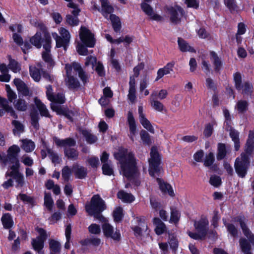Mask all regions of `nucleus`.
Here are the masks:
<instances>
[{
    "label": "nucleus",
    "mask_w": 254,
    "mask_h": 254,
    "mask_svg": "<svg viewBox=\"0 0 254 254\" xmlns=\"http://www.w3.org/2000/svg\"><path fill=\"white\" fill-rule=\"evenodd\" d=\"M86 210L90 215L104 222L102 225V230L105 236L111 238L115 241H119L121 238L120 231L114 228L108 222L101 212L106 209L104 200L98 195H94L90 203L86 204Z\"/></svg>",
    "instance_id": "1"
},
{
    "label": "nucleus",
    "mask_w": 254,
    "mask_h": 254,
    "mask_svg": "<svg viewBox=\"0 0 254 254\" xmlns=\"http://www.w3.org/2000/svg\"><path fill=\"white\" fill-rule=\"evenodd\" d=\"M115 158L121 164V173L136 186H139L140 182L136 180L138 172L136 161L131 151L125 148H121L118 152L114 154Z\"/></svg>",
    "instance_id": "2"
},
{
    "label": "nucleus",
    "mask_w": 254,
    "mask_h": 254,
    "mask_svg": "<svg viewBox=\"0 0 254 254\" xmlns=\"http://www.w3.org/2000/svg\"><path fill=\"white\" fill-rule=\"evenodd\" d=\"M65 69L67 76L65 79V82L68 88L76 89L80 86V83L78 79L73 76L74 72H75V74L78 73V76L83 83H85L87 82L88 76L78 63L74 62L71 64H66Z\"/></svg>",
    "instance_id": "3"
},
{
    "label": "nucleus",
    "mask_w": 254,
    "mask_h": 254,
    "mask_svg": "<svg viewBox=\"0 0 254 254\" xmlns=\"http://www.w3.org/2000/svg\"><path fill=\"white\" fill-rule=\"evenodd\" d=\"M20 149L18 146L13 145L9 147L7 151V154L2 152H0V163L2 166H5L8 164H11V170L15 171L19 167V161L18 160V154Z\"/></svg>",
    "instance_id": "4"
},
{
    "label": "nucleus",
    "mask_w": 254,
    "mask_h": 254,
    "mask_svg": "<svg viewBox=\"0 0 254 254\" xmlns=\"http://www.w3.org/2000/svg\"><path fill=\"white\" fill-rule=\"evenodd\" d=\"M54 141L56 144L60 147H64V154L69 159L75 160L77 159L78 153L76 150L71 148L76 144V141L71 138H67L64 139H61L57 137H54Z\"/></svg>",
    "instance_id": "5"
},
{
    "label": "nucleus",
    "mask_w": 254,
    "mask_h": 254,
    "mask_svg": "<svg viewBox=\"0 0 254 254\" xmlns=\"http://www.w3.org/2000/svg\"><path fill=\"white\" fill-rule=\"evenodd\" d=\"M46 89L47 97L49 100L52 102L51 104V109L58 114H63L62 109L57 103L62 104L65 102V98L64 94L63 93H58L57 94H54L51 85L46 86Z\"/></svg>",
    "instance_id": "6"
},
{
    "label": "nucleus",
    "mask_w": 254,
    "mask_h": 254,
    "mask_svg": "<svg viewBox=\"0 0 254 254\" xmlns=\"http://www.w3.org/2000/svg\"><path fill=\"white\" fill-rule=\"evenodd\" d=\"M150 158L149 159V173L151 176L154 177L155 174L161 172L160 157L157 148L152 147L150 151Z\"/></svg>",
    "instance_id": "7"
},
{
    "label": "nucleus",
    "mask_w": 254,
    "mask_h": 254,
    "mask_svg": "<svg viewBox=\"0 0 254 254\" xmlns=\"http://www.w3.org/2000/svg\"><path fill=\"white\" fill-rule=\"evenodd\" d=\"M59 32L60 36L56 32L52 33V36L56 42V47H63L66 51L70 41V34L67 30L63 27L59 29Z\"/></svg>",
    "instance_id": "8"
},
{
    "label": "nucleus",
    "mask_w": 254,
    "mask_h": 254,
    "mask_svg": "<svg viewBox=\"0 0 254 254\" xmlns=\"http://www.w3.org/2000/svg\"><path fill=\"white\" fill-rule=\"evenodd\" d=\"M249 163V157L245 153H242L240 157L236 158L234 166L236 172L240 177H245Z\"/></svg>",
    "instance_id": "9"
},
{
    "label": "nucleus",
    "mask_w": 254,
    "mask_h": 254,
    "mask_svg": "<svg viewBox=\"0 0 254 254\" xmlns=\"http://www.w3.org/2000/svg\"><path fill=\"white\" fill-rule=\"evenodd\" d=\"M9 28L13 32H14L12 36L14 42L18 45L21 46L22 51L24 54H26L28 50L31 48V46L28 43H23V39L21 36L16 33V32H21V25L20 24L13 25L10 26Z\"/></svg>",
    "instance_id": "10"
},
{
    "label": "nucleus",
    "mask_w": 254,
    "mask_h": 254,
    "mask_svg": "<svg viewBox=\"0 0 254 254\" xmlns=\"http://www.w3.org/2000/svg\"><path fill=\"white\" fill-rule=\"evenodd\" d=\"M79 36L81 41L86 46L92 48L95 44V39L94 35L87 28L81 27Z\"/></svg>",
    "instance_id": "11"
},
{
    "label": "nucleus",
    "mask_w": 254,
    "mask_h": 254,
    "mask_svg": "<svg viewBox=\"0 0 254 254\" xmlns=\"http://www.w3.org/2000/svg\"><path fill=\"white\" fill-rule=\"evenodd\" d=\"M37 231L39 236L32 240V245L35 251H40L44 247V243L47 238V235L45 231L42 228H37Z\"/></svg>",
    "instance_id": "12"
},
{
    "label": "nucleus",
    "mask_w": 254,
    "mask_h": 254,
    "mask_svg": "<svg viewBox=\"0 0 254 254\" xmlns=\"http://www.w3.org/2000/svg\"><path fill=\"white\" fill-rule=\"evenodd\" d=\"M234 221L239 222L244 235L249 239L251 243L254 245V235L248 228L245 218L244 216H239L234 218Z\"/></svg>",
    "instance_id": "13"
},
{
    "label": "nucleus",
    "mask_w": 254,
    "mask_h": 254,
    "mask_svg": "<svg viewBox=\"0 0 254 254\" xmlns=\"http://www.w3.org/2000/svg\"><path fill=\"white\" fill-rule=\"evenodd\" d=\"M168 11L170 14V20L172 22L175 23H177L180 21L181 18L183 16L184 14L182 8L178 5L170 7L168 9Z\"/></svg>",
    "instance_id": "14"
},
{
    "label": "nucleus",
    "mask_w": 254,
    "mask_h": 254,
    "mask_svg": "<svg viewBox=\"0 0 254 254\" xmlns=\"http://www.w3.org/2000/svg\"><path fill=\"white\" fill-rule=\"evenodd\" d=\"M139 119L142 126L152 133H154V129L149 120L147 119L145 115L143 113V109L142 106L138 107Z\"/></svg>",
    "instance_id": "15"
},
{
    "label": "nucleus",
    "mask_w": 254,
    "mask_h": 254,
    "mask_svg": "<svg viewBox=\"0 0 254 254\" xmlns=\"http://www.w3.org/2000/svg\"><path fill=\"white\" fill-rule=\"evenodd\" d=\"M208 220L205 218H203L198 221H195L194 226L196 231L205 237L208 230Z\"/></svg>",
    "instance_id": "16"
},
{
    "label": "nucleus",
    "mask_w": 254,
    "mask_h": 254,
    "mask_svg": "<svg viewBox=\"0 0 254 254\" xmlns=\"http://www.w3.org/2000/svg\"><path fill=\"white\" fill-rule=\"evenodd\" d=\"M127 122L129 128V137L132 141L134 140V136L136 133V126L132 113L129 112L127 114Z\"/></svg>",
    "instance_id": "17"
},
{
    "label": "nucleus",
    "mask_w": 254,
    "mask_h": 254,
    "mask_svg": "<svg viewBox=\"0 0 254 254\" xmlns=\"http://www.w3.org/2000/svg\"><path fill=\"white\" fill-rule=\"evenodd\" d=\"M6 176H12L17 183V187H22L24 184V178L23 175L18 172V169L15 171L11 170L9 174L6 173Z\"/></svg>",
    "instance_id": "18"
},
{
    "label": "nucleus",
    "mask_w": 254,
    "mask_h": 254,
    "mask_svg": "<svg viewBox=\"0 0 254 254\" xmlns=\"http://www.w3.org/2000/svg\"><path fill=\"white\" fill-rule=\"evenodd\" d=\"M13 83L19 93L24 96L29 95V89L23 81L19 78H15L13 80Z\"/></svg>",
    "instance_id": "19"
},
{
    "label": "nucleus",
    "mask_w": 254,
    "mask_h": 254,
    "mask_svg": "<svg viewBox=\"0 0 254 254\" xmlns=\"http://www.w3.org/2000/svg\"><path fill=\"white\" fill-rule=\"evenodd\" d=\"M159 189L164 193H168L170 196H174V192L172 187L168 183L164 182L160 178L156 179Z\"/></svg>",
    "instance_id": "20"
},
{
    "label": "nucleus",
    "mask_w": 254,
    "mask_h": 254,
    "mask_svg": "<svg viewBox=\"0 0 254 254\" xmlns=\"http://www.w3.org/2000/svg\"><path fill=\"white\" fill-rule=\"evenodd\" d=\"M72 170L75 177L77 179H82L87 175V169L77 164L73 165Z\"/></svg>",
    "instance_id": "21"
},
{
    "label": "nucleus",
    "mask_w": 254,
    "mask_h": 254,
    "mask_svg": "<svg viewBox=\"0 0 254 254\" xmlns=\"http://www.w3.org/2000/svg\"><path fill=\"white\" fill-rule=\"evenodd\" d=\"M174 66V63L173 62L168 63L164 67L159 68L157 71V76L155 79L156 81L161 78L165 75L168 74L173 71V68Z\"/></svg>",
    "instance_id": "22"
},
{
    "label": "nucleus",
    "mask_w": 254,
    "mask_h": 254,
    "mask_svg": "<svg viewBox=\"0 0 254 254\" xmlns=\"http://www.w3.org/2000/svg\"><path fill=\"white\" fill-rule=\"evenodd\" d=\"M141 7L142 10L147 15L149 16L151 19L155 20H159L161 19V17L159 15L154 13L152 8L148 4L145 2H143L141 4Z\"/></svg>",
    "instance_id": "23"
},
{
    "label": "nucleus",
    "mask_w": 254,
    "mask_h": 254,
    "mask_svg": "<svg viewBox=\"0 0 254 254\" xmlns=\"http://www.w3.org/2000/svg\"><path fill=\"white\" fill-rule=\"evenodd\" d=\"M210 56V60L214 66L215 70L216 71H220L222 66V64L220 59L214 52H211Z\"/></svg>",
    "instance_id": "24"
},
{
    "label": "nucleus",
    "mask_w": 254,
    "mask_h": 254,
    "mask_svg": "<svg viewBox=\"0 0 254 254\" xmlns=\"http://www.w3.org/2000/svg\"><path fill=\"white\" fill-rule=\"evenodd\" d=\"M22 143L21 147L26 152H31L35 148L34 142L29 139H24L20 140Z\"/></svg>",
    "instance_id": "25"
},
{
    "label": "nucleus",
    "mask_w": 254,
    "mask_h": 254,
    "mask_svg": "<svg viewBox=\"0 0 254 254\" xmlns=\"http://www.w3.org/2000/svg\"><path fill=\"white\" fill-rule=\"evenodd\" d=\"M118 197L122 201L126 203H131L135 198L131 193H127L124 190H120L117 194Z\"/></svg>",
    "instance_id": "26"
},
{
    "label": "nucleus",
    "mask_w": 254,
    "mask_h": 254,
    "mask_svg": "<svg viewBox=\"0 0 254 254\" xmlns=\"http://www.w3.org/2000/svg\"><path fill=\"white\" fill-rule=\"evenodd\" d=\"M178 43L180 50L183 52H195V50L191 47L186 41L184 39L179 38L178 39Z\"/></svg>",
    "instance_id": "27"
},
{
    "label": "nucleus",
    "mask_w": 254,
    "mask_h": 254,
    "mask_svg": "<svg viewBox=\"0 0 254 254\" xmlns=\"http://www.w3.org/2000/svg\"><path fill=\"white\" fill-rule=\"evenodd\" d=\"M101 1L102 5L101 12L105 18H108V14L113 12V8L109 4L107 0H101Z\"/></svg>",
    "instance_id": "28"
},
{
    "label": "nucleus",
    "mask_w": 254,
    "mask_h": 254,
    "mask_svg": "<svg viewBox=\"0 0 254 254\" xmlns=\"http://www.w3.org/2000/svg\"><path fill=\"white\" fill-rule=\"evenodd\" d=\"M139 221V226H135L133 228V230L136 236H140L143 231L146 232L147 230V225L144 220L142 221L141 219H140Z\"/></svg>",
    "instance_id": "29"
},
{
    "label": "nucleus",
    "mask_w": 254,
    "mask_h": 254,
    "mask_svg": "<svg viewBox=\"0 0 254 254\" xmlns=\"http://www.w3.org/2000/svg\"><path fill=\"white\" fill-rule=\"evenodd\" d=\"M81 132L85 137L86 141L88 143H94L96 142L98 139L96 135L92 134L88 130L82 129L81 130Z\"/></svg>",
    "instance_id": "30"
},
{
    "label": "nucleus",
    "mask_w": 254,
    "mask_h": 254,
    "mask_svg": "<svg viewBox=\"0 0 254 254\" xmlns=\"http://www.w3.org/2000/svg\"><path fill=\"white\" fill-rule=\"evenodd\" d=\"M35 103L39 109L41 116L48 117L50 116L48 110L46 108L45 105L43 104L40 100L37 98L35 99Z\"/></svg>",
    "instance_id": "31"
},
{
    "label": "nucleus",
    "mask_w": 254,
    "mask_h": 254,
    "mask_svg": "<svg viewBox=\"0 0 254 254\" xmlns=\"http://www.w3.org/2000/svg\"><path fill=\"white\" fill-rule=\"evenodd\" d=\"M0 104L1 106L4 109L6 112L9 113L10 115L14 118H17V116L11 106L8 105V102L6 99L0 97Z\"/></svg>",
    "instance_id": "32"
},
{
    "label": "nucleus",
    "mask_w": 254,
    "mask_h": 254,
    "mask_svg": "<svg viewBox=\"0 0 254 254\" xmlns=\"http://www.w3.org/2000/svg\"><path fill=\"white\" fill-rule=\"evenodd\" d=\"M42 35L40 32H37L30 39V43L36 48L39 49L42 46L41 44Z\"/></svg>",
    "instance_id": "33"
},
{
    "label": "nucleus",
    "mask_w": 254,
    "mask_h": 254,
    "mask_svg": "<svg viewBox=\"0 0 254 254\" xmlns=\"http://www.w3.org/2000/svg\"><path fill=\"white\" fill-rule=\"evenodd\" d=\"M46 150L47 151L49 156L53 163L56 164H59L61 161V159L59 157L58 155L54 152L52 149L48 147L46 144H44Z\"/></svg>",
    "instance_id": "34"
},
{
    "label": "nucleus",
    "mask_w": 254,
    "mask_h": 254,
    "mask_svg": "<svg viewBox=\"0 0 254 254\" xmlns=\"http://www.w3.org/2000/svg\"><path fill=\"white\" fill-rule=\"evenodd\" d=\"M109 18L112 22L114 31L116 32H119L121 29V22L119 18L114 14H111Z\"/></svg>",
    "instance_id": "35"
},
{
    "label": "nucleus",
    "mask_w": 254,
    "mask_h": 254,
    "mask_svg": "<svg viewBox=\"0 0 254 254\" xmlns=\"http://www.w3.org/2000/svg\"><path fill=\"white\" fill-rule=\"evenodd\" d=\"M1 221L3 227L5 228H10L13 225L12 218L9 213H6L2 216Z\"/></svg>",
    "instance_id": "36"
},
{
    "label": "nucleus",
    "mask_w": 254,
    "mask_h": 254,
    "mask_svg": "<svg viewBox=\"0 0 254 254\" xmlns=\"http://www.w3.org/2000/svg\"><path fill=\"white\" fill-rule=\"evenodd\" d=\"M239 242L242 251L244 254H252L250 252L251 249V246L245 239H240Z\"/></svg>",
    "instance_id": "37"
},
{
    "label": "nucleus",
    "mask_w": 254,
    "mask_h": 254,
    "mask_svg": "<svg viewBox=\"0 0 254 254\" xmlns=\"http://www.w3.org/2000/svg\"><path fill=\"white\" fill-rule=\"evenodd\" d=\"M12 124L14 127L13 132L15 135H19L24 131V127L19 122L14 120L12 121Z\"/></svg>",
    "instance_id": "38"
},
{
    "label": "nucleus",
    "mask_w": 254,
    "mask_h": 254,
    "mask_svg": "<svg viewBox=\"0 0 254 254\" xmlns=\"http://www.w3.org/2000/svg\"><path fill=\"white\" fill-rule=\"evenodd\" d=\"M8 68L12 72L17 73L21 70V65L14 60L10 59L8 64Z\"/></svg>",
    "instance_id": "39"
},
{
    "label": "nucleus",
    "mask_w": 254,
    "mask_h": 254,
    "mask_svg": "<svg viewBox=\"0 0 254 254\" xmlns=\"http://www.w3.org/2000/svg\"><path fill=\"white\" fill-rule=\"evenodd\" d=\"M227 153L225 145L223 143H219L218 144V152L217 154V159L221 160L223 159Z\"/></svg>",
    "instance_id": "40"
},
{
    "label": "nucleus",
    "mask_w": 254,
    "mask_h": 254,
    "mask_svg": "<svg viewBox=\"0 0 254 254\" xmlns=\"http://www.w3.org/2000/svg\"><path fill=\"white\" fill-rule=\"evenodd\" d=\"M54 201L50 193L45 192L44 204L49 211H51L53 208Z\"/></svg>",
    "instance_id": "41"
},
{
    "label": "nucleus",
    "mask_w": 254,
    "mask_h": 254,
    "mask_svg": "<svg viewBox=\"0 0 254 254\" xmlns=\"http://www.w3.org/2000/svg\"><path fill=\"white\" fill-rule=\"evenodd\" d=\"M29 69L31 77L34 80V81L36 82L39 81L41 78V75L39 69L35 66H29Z\"/></svg>",
    "instance_id": "42"
},
{
    "label": "nucleus",
    "mask_w": 254,
    "mask_h": 254,
    "mask_svg": "<svg viewBox=\"0 0 254 254\" xmlns=\"http://www.w3.org/2000/svg\"><path fill=\"white\" fill-rule=\"evenodd\" d=\"M49 247L52 252L55 253H60L61 250V244L60 243L54 240H51L49 243Z\"/></svg>",
    "instance_id": "43"
},
{
    "label": "nucleus",
    "mask_w": 254,
    "mask_h": 254,
    "mask_svg": "<svg viewBox=\"0 0 254 254\" xmlns=\"http://www.w3.org/2000/svg\"><path fill=\"white\" fill-rule=\"evenodd\" d=\"M234 80L236 88L238 90H241L242 89V76L239 72H236L233 75Z\"/></svg>",
    "instance_id": "44"
},
{
    "label": "nucleus",
    "mask_w": 254,
    "mask_h": 254,
    "mask_svg": "<svg viewBox=\"0 0 254 254\" xmlns=\"http://www.w3.org/2000/svg\"><path fill=\"white\" fill-rule=\"evenodd\" d=\"M180 218V212L175 208L171 209L170 221L172 223H177Z\"/></svg>",
    "instance_id": "45"
},
{
    "label": "nucleus",
    "mask_w": 254,
    "mask_h": 254,
    "mask_svg": "<svg viewBox=\"0 0 254 254\" xmlns=\"http://www.w3.org/2000/svg\"><path fill=\"white\" fill-rule=\"evenodd\" d=\"M14 107L17 110L24 111L27 109V105L24 100L19 99L14 104Z\"/></svg>",
    "instance_id": "46"
},
{
    "label": "nucleus",
    "mask_w": 254,
    "mask_h": 254,
    "mask_svg": "<svg viewBox=\"0 0 254 254\" xmlns=\"http://www.w3.org/2000/svg\"><path fill=\"white\" fill-rule=\"evenodd\" d=\"M123 209L119 207L116 208L113 212V216L115 222H120L123 217Z\"/></svg>",
    "instance_id": "47"
},
{
    "label": "nucleus",
    "mask_w": 254,
    "mask_h": 254,
    "mask_svg": "<svg viewBox=\"0 0 254 254\" xmlns=\"http://www.w3.org/2000/svg\"><path fill=\"white\" fill-rule=\"evenodd\" d=\"M248 103L246 101L240 100L238 102L236 109L240 112L243 113L247 111Z\"/></svg>",
    "instance_id": "48"
},
{
    "label": "nucleus",
    "mask_w": 254,
    "mask_h": 254,
    "mask_svg": "<svg viewBox=\"0 0 254 254\" xmlns=\"http://www.w3.org/2000/svg\"><path fill=\"white\" fill-rule=\"evenodd\" d=\"M150 104L152 107L156 111L162 112L164 110V107L163 104L157 100L151 99Z\"/></svg>",
    "instance_id": "49"
},
{
    "label": "nucleus",
    "mask_w": 254,
    "mask_h": 254,
    "mask_svg": "<svg viewBox=\"0 0 254 254\" xmlns=\"http://www.w3.org/2000/svg\"><path fill=\"white\" fill-rule=\"evenodd\" d=\"M71 173V170L68 166L64 167L62 170V176L65 182H68L69 180Z\"/></svg>",
    "instance_id": "50"
},
{
    "label": "nucleus",
    "mask_w": 254,
    "mask_h": 254,
    "mask_svg": "<svg viewBox=\"0 0 254 254\" xmlns=\"http://www.w3.org/2000/svg\"><path fill=\"white\" fill-rule=\"evenodd\" d=\"M223 221L229 233L233 237L237 236L238 231L235 226L232 224H227L224 219H223Z\"/></svg>",
    "instance_id": "51"
},
{
    "label": "nucleus",
    "mask_w": 254,
    "mask_h": 254,
    "mask_svg": "<svg viewBox=\"0 0 254 254\" xmlns=\"http://www.w3.org/2000/svg\"><path fill=\"white\" fill-rule=\"evenodd\" d=\"M101 244V240L98 238L92 237L85 240V244L86 245H92L94 247H98Z\"/></svg>",
    "instance_id": "52"
},
{
    "label": "nucleus",
    "mask_w": 254,
    "mask_h": 254,
    "mask_svg": "<svg viewBox=\"0 0 254 254\" xmlns=\"http://www.w3.org/2000/svg\"><path fill=\"white\" fill-rule=\"evenodd\" d=\"M214 161V156L213 153L209 152L205 156L204 160V165L206 167H209L212 165Z\"/></svg>",
    "instance_id": "53"
},
{
    "label": "nucleus",
    "mask_w": 254,
    "mask_h": 254,
    "mask_svg": "<svg viewBox=\"0 0 254 254\" xmlns=\"http://www.w3.org/2000/svg\"><path fill=\"white\" fill-rule=\"evenodd\" d=\"M141 139L143 143L146 145H149L151 143V140L149 134L144 130H141L140 132Z\"/></svg>",
    "instance_id": "54"
},
{
    "label": "nucleus",
    "mask_w": 254,
    "mask_h": 254,
    "mask_svg": "<svg viewBox=\"0 0 254 254\" xmlns=\"http://www.w3.org/2000/svg\"><path fill=\"white\" fill-rule=\"evenodd\" d=\"M51 38L49 34L45 35V43L43 45V48L45 49L44 52H50L51 48Z\"/></svg>",
    "instance_id": "55"
},
{
    "label": "nucleus",
    "mask_w": 254,
    "mask_h": 254,
    "mask_svg": "<svg viewBox=\"0 0 254 254\" xmlns=\"http://www.w3.org/2000/svg\"><path fill=\"white\" fill-rule=\"evenodd\" d=\"M168 243L171 248L176 251L178 247V242L176 238L173 235L170 236Z\"/></svg>",
    "instance_id": "56"
},
{
    "label": "nucleus",
    "mask_w": 254,
    "mask_h": 254,
    "mask_svg": "<svg viewBox=\"0 0 254 254\" xmlns=\"http://www.w3.org/2000/svg\"><path fill=\"white\" fill-rule=\"evenodd\" d=\"M6 90L7 92V97L9 101L12 102L16 99V94L11 89L9 85H5Z\"/></svg>",
    "instance_id": "57"
},
{
    "label": "nucleus",
    "mask_w": 254,
    "mask_h": 254,
    "mask_svg": "<svg viewBox=\"0 0 254 254\" xmlns=\"http://www.w3.org/2000/svg\"><path fill=\"white\" fill-rule=\"evenodd\" d=\"M254 149V142L253 139L249 138H248L246 145L245 151L247 153L250 154Z\"/></svg>",
    "instance_id": "58"
},
{
    "label": "nucleus",
    "mask_w": 254,
    "mask_h": 254,
    "mask_svg": "<svg viewBox=\"0 0 254 254\" xmlns=\"http://www.w3.org/2000/svg\"><path fill=\"white\" fill-rule=\"evenodd\" d=\"M66 22L70 25L76 26L79 23V20L77 16L68 15L66 16Z\"/></svg>",
    "instance_id": "59"
},
{
    "label": "nucleus",
    "mask_w": 254,
    "mask_h": 254,
    "mask_svg": "<svg viewBox=\"0 0 254 254\" xmlns=\"http://www.w3.org/2000/svg\"><path fill=\"white\" fill-rule=\"evenodd\" d=\"M102 170L103 174L106 175L110 176L113 173V168L109 163H105L103 165Z\"/></svg>",
    "instance_id": "60"
},
{
    "label": "nucleus",
    "mask_w": 254,
    "mask_h": 254,
    "mask_svg": "<svg viewBox=\"0 0 254 254\" xmlns=\"http://www.w3.org/2000/svg\"><path fill=\"white\" fill-rule=\"evenodd\" d=\"M242 87V89L241 90H242L243 94H248L252 92V85L249 82H245L243 84Z\"/></svg>",
    "instance_id": "61"
},
{
    "label": "nucleus",
    "mask_w": 254,
    "mask_h": 254,
    "mask_svg": "<svg viewBox=\"0 0 254 254\" xmlns=\"http://www.w3.org/2000/svg\"><path fill=\"white\" fill-rule=\"evenodd\" d=\"M209 182L211 185L217 187L221 184V179L220 177L214 175L210 177Z\"/></svg>",
    "instance_id": "62"
},
{
    "label": "nucleus",
    "mask_w": 254,
    "mask_h": 254,
    "mask_svg": "<svg viewBox=\"0 0 254 254\" xmlns=\"http://www.w3.org/2000/svg\"><path fill=\"white\" fill-rule=\"evenodd\" d=\"M42 58L45 62L48 63L51 66L54 64V62L52 59L50 52H43L42 54Z\"/></svg>",
    "instance_id": "63"
},
{
    "label": "nucleus",
    "mask_w": 254,
    "mask_h": 254,
    "mask_svg": "<svg viewBox=\"0 0 254 254\" xmlns=\"http://www.w3.org/2000/svg\"><path fill=\"white\" fill-rule=\"evenodd\" d=\"M90 233L93 234H99L101 232V229L99 225L96 224H92L88 227Z\"/></svg>",
    "instance_id": "64"
}]
</instances>
